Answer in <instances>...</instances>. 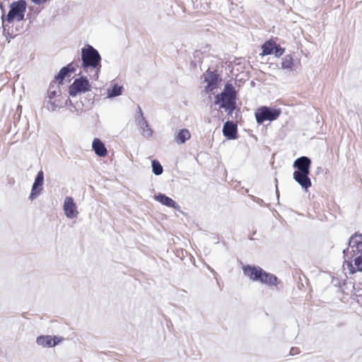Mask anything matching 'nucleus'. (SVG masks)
Returning <instances> with one entry per match:
<instances>
[{"mask_svg":"<svg viewBox=\"0 0 362 362\" xmlns=\"http://www.w3.org/2000/svg\"><path fill=\"white\" fill-rule=\"evenodd\" d=\"M191 138V134L187 129H182L178 131L175 136V141L177 144H182Z\"/></svg>","mask_w":362,"mask_h":362,"instance_id":"19","label":"nucleus"},{"mask_svg":"<svg viewBox=\"0 0 362 362\" xmlns=\"http://www.w3.org/2000/svg\"><path fill=\"white\" fill-rule=\"evenodd\" d=\"M293 66L294 60L291 55L287 54L282 59L281 65L282 69H292Z\"/></svg>","mask_w":362,"mask_h":362,"instance_id":"20","label":"nucleus"},{"mask_svg":"<svg viewBox=\"0 0 362 362\" xmlns=\"http://www.w3.org/2000/svg\"><path fill=\"white\" fill-rule=\"evenodd\" d=\"M153 173L156 175H160L163 173V167L158 160H153L152 161Z\"/></svg>","mask_w":362,"mask_h":362,"instance_id":"24","label":"nucleus"},{"mask_svg":"<svg viewBox=\"0 0 362 362\" xmlns=\"http://www.w3.org/2000/svg\"><path fill=\"white\" fill-rule=\"evenodd\" d=\"M205 90L211 92L218 86V78L216 74L212 72L207 73L204 75Z\"/></svg>","mask_w":362,"mask_h":362,"instance_id":"15","label":"nucleus"},{"mask_svg":"<svg viewBox=\"0 0 362 362\" xmlns=\"http://www.w3.org/2000/svg\"><path fill=\"white\" fill-rule=\"evenodd\" d=\"M91 90V85L88 79L85 76H81L74 80L69 86V93L72 97L77 95L85 93Z\"/></svg>","mask_w":362,"mask_h":362,"instance_id":"6","label":"nucleus"},{"mask_svg":"<svg viewBox=\"0 0 362 362\" xmlns=\"http://www.w3.org/2000/svg\"><path fill=\"white\" fill-rule=\"evenodd\" d=\"M36 4H41L44 3L46 0H32Z\"/></svg>","mask_w":362,"mask_h":362,"instance_id":"28","label":"nucleus"},{"mask_svg":"<svg viewBox=\"0 0 362 362\" xmlns=\"http://www.w3.org/2000/svg\"><path fill=\"white\" fill-rule=\"evenodd\" d=\"M43 183H44V174H43L42 171H40V172H38V173L35 177V182L32 187V190H31V193L30 195V199L31 200H33L34 199H35L36 197H37L40 195V192L42 190Z\"/></svg>","mask_w":362,"mask_h":362,"instance_id":"11","label":"nucleus"},{"mask_svg":"<svg viewBox=\"0 0 362 362\" xmlns=\"http://www.w3.org/2000/svg\"><path fill=\"white\" fill-rule=\"evenodd\" d=\"M353 259L350 262H347L349 270L351 274L362 272V252L360 250H353Z\"/></svg>","mask_w":362,"mask_h":362,"instance_id":"10","label":"nucleus"},{"mask_svg":"<svg viewBox=\"0 0 362 362\" xmlns=\"http://www.w3.org/2000/svg\"><path fill=\"white\" fill-rule=\"evenodd\" d=\"M92 148L98 156L105 157L107 154V150L105 144L98 138H95L93 140Z\"/></svg>","mask_w":362,"mask_h":362,"instance_id":"16","label":"nucleus"},{"mask_svg":"<svg viewBox=\"0 0 362 362\" xmlns=\"http://www.w3.org/2000/svg\"><path fill=\"white\" fill-rule=\"evenodd\" d=\"M243 272L245 276L254 281H259L268 286L277 284V278L273 274L264 272L260 267L247 266L243 267Z\"/></svg>","mask_w":362,"mask_h":362,"instance_id":"3","label":"nucleus"},{"mask_svg":"<svg viewBox=\"0 0 362 362\" xmlns=\"http://www.w3.org/2000/svg\"><path fill=\"white\" fill-rule=\"evenodd\" d=\"M236 93L232 84L226 83L223 91L214 98V104L231 114L235 109Z\"/></svg>","mask_w":362,"mask_h":362,"instance_id":"2","label":"nucleus"},{"mask_svg":"<svg viewBox=\"0 0 362 362\" xmlns=\"http://www.w3.org/2000/svg\"><path fill=\"white\" fill-rule=\"evenodd\" d=\"M362 242V236L361 235H354L352 236L349 240V245L352 248L355 246H358L359 243Z\"/></svg>","mask_w":362,"mask_h":362,"instance_id":"25","label":"nucleus"},{"mask_svg":"<svg viewBox=\"0 0 362 362\" xmlns=\"http://www.w3.org/2000/svg\"><path fill=\"white\" fill-rule=\"evenodd\" d=\"M311 160L306 156H302L296 159L293 163V167L298 170L295 172L310 173Z\"/></svg>","mask_w":362,"mask_h":362,"instance_id":"13","label":"nucleus"},{"mask_svg":"<svg viewBox=\"0 0 362 362\" xmlns=\"http://www.w3.org/2000/svg\"><path fill=\"white\" fill-rule=\"evenodd\" d=\"M155 199L166 206L176 209L179 208V206L176 204V202L174 200H173L171 198L165 196L163 194L159 193L158 194L156 195Z\"/></svg>","mask_w":362,"mask_h":362,"instance_id":"18","label":"nucleus"},{"mask_svg":"<svg viewBox=\"0 0 362 362\" xmlns=\"http://www.w3.org/2000/svg\"><path fill=\"white\" fill-rule=\"evenodd\" d=\"M281 110L279 108L269 107L267 106H262L258 107L255 116L258 124H262L265 121H274L276 119L281 115Z\"/></svg>","mask_w":362,"mask_h":362,"instance_id":"5","label":"nucleus"},{"mask_svg":"<svg viewBox=\"0 0 362 362\" xmlns=\"http://www.w3.org/2000/svg\"><path fill=\"white\" fill-rule=\"evenodd\" d=\"M123 90V87L121 86H118L117 84H114L111 88L107 90V97L108 98H114L122 95Z\"/></svg>","mask_w":362,"mask_h":362,"instance_id":"21","label":"nucleus"},{"mask_svg":"<svg viewBox=\"0 0 362 362\" xmlns=\"http://www.w3.org/2000/svg\"><path fill=\"white\" fill-rule=\"evenodd\" d=\"M223 133L224 136H226L228 139H235V135L237 133L236 125L234 124L233 122H226L223 127Z\"/></svg>","mask_w":362,"mask_h":362,"instance_id":"17","label":"nucleus"},{"mask_svg":"<svg viewBox=\"0 0 362 362\" xmlns=\"http://www.w3.org/2000/svg\"><path fill=\"white\" fill-rule=\"evenodd\" d=\"M135 122L139 127V131L143 136L149 138L153 135V130L148 124L146 119L144 117L141 108L139 106L134 116Z\"/></svg>","mask_w":362,"mask_h":362,"instance_id":"7","label":"nucleus"},{"mask_svg":"<svg viewBox=\"0 0 362 362\" xmlns=\"http://www.w3.org/2000/svg\"><path fill=\"white\" fill-rule=\"evenodd\" d=\"M310 173L293 172V179L305 191L311 186V180L309 178Z\"/></svg>","mask_w":362,"mask_h":362,"instance_id":"12","label":"nucleus"},{"mask_svg":"<svg viewBox=\"0 0 362 362\" xmlns=\"http://www.w3.org/2000/svg\"><path fill=\"white\" fill-rule=\"evenodd\" d=\"M82 67L88 71L93 69L95 71L94 78L98 79L101 69V57L98 52L91 45H86L81 49Z\"/></svg>","mask_w":362,"mask_h":362,"instance_id":"1","label":"nucleus"},{"mask_svg":"<svg viewBox=\"0 0 362 362\" xmlns=\"http://www.w3.org/2000/svg\"><path fill=\"white\" fill-rule=\"evenodd\" d=\"M63 106L62 98L61 95L58 97L50 96L49 98L45 101V108L50 111L54 112Z\"/></svg>","mask_w":362,"mask_h":362,"instance_id":"14","label":"nucleus"},{"mask_svg":"<svg viewBox=\"0 0 362 362\" xmlns=\"http://www.w3.org/2000/svg\"><path fill=\"white\" fill-rule=\"evenodd\" d=\"M284 52V49L279 46L276 45V47H274V54L276 57H279L281 56Z\"/></svg>","mask_w":362,"mask_h":362,"instance_id":"26","label":"nucleus"},{"mask_svg":"<svg viewBox=\"0 0 362 362\" xmlns=\"http://www.w3.org/2000/svg\"><path fill=\"white\" fill-rule=\"evenodd\" d=\"M63 210L66 218L72 219L78 215V207L71 197H65L63 203Z\"/></svg>","mask_w":362,"mask_h":362,"instance_id":"9","label":"nucleus"},{"mask_svg":"<svg viewBox=\"0 0 362 362\" xmlns=\"http://www.w3.org/2000/svg\"><path fill=\"white\" fill-rule=\"evenodd\" d=\"M71 65L69 64L68 66L62 68L57 75V79L62 81L65 78L68 72H73L74 69V68H71Z\"/></svg>","mask_w":362,"mask_h":362,"instance_id":"23","label":"nucleus"},{"mask_svg":"<svg viewBox=\"0 0 362 362\" xmlns=\"http://www.w3.org/2000/svg\"><path fill=\"white\" fill-rule=\"evenodd\" d=\"M64 341V339L60 336L41 335L36 339L38 346L42 348H52Z\"/></svg>","mask_w":362,"mask_h":362,"instance_id":"8","label":"nucleus"},{"mask_svg":"<svg viewBox=\"0 0 362 362\" xmlns=\"http://www.w3.org/2000/svg\"><path fill=\"white\" fill-rule=\"evenodd\" d=\"M26 6L27 4L23 0L13 2L10 6V10L7 16L5 18H3V23L6 21L11 23L22 21L24 18Z\"/></svg>","mask_w":362,"mask_h":362,"instance_id":"4","label":"nucleus"},{"mask_svg":"<svg viewBox=\"0 0 362 362\" xmlns=\"http://www.w3.org/2000/svg\"><path fill=\"white\" fill-rule=\"evenodd\" d=\"M50 96L58 97V95H57L55 91H49L48 93V99L49 98Z\"/></svg>","mask_w":362,"mask_h":362,"instance_id":"27","label":"nucleus"},{"mask_svg":"<svg viewBox=\"0 0 362 362\" xmlns=\"http://www.w3.org/2000/svg\"><path fill=\"white\" fill-rule=\"evenodd\" d=\"M276 44L274 42L268 41L262 45V54L268 55L273 54Z\"/></svg>","mask_w":362,"mask_h":362,"instance_id":"22","label":"nucleus"}]
</instances>
